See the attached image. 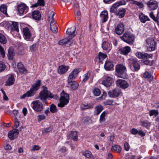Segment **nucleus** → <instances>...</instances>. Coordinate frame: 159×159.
<instances>
[{
	"instance_id": "1",
	"label": "nucleus",
	"mask_w": 159,
	"mask_h": 159,
	"mask_svg": "<svg viewBox=\"0 0 159 159\" xmlns=\"http://www.w3.org/2000/svg\"><path fill=\"white\" fill-rule=\"evenodd\" d=\"M60 95L61 97L60 98L57 95H54L53 94V97L50 98H53L57 100H59V102L57 106L59 107H63L69 102V96L68 94L65 93L63 91L61 92Z\"/></svg>"
},
{
	"instance_id": "2",
	"label": "nucleus",
	"mask_w": 159,
	"mask_h": 159,
	"mask_svg": "<svg viewBox=\"0 0 159 159\" xmlns=\"http://www.w3.org/2000/svg\"><path fill=\"white\" fill-rule=\"evenodd\" d=\"M125 66L122 64L117 65L116 67V75L118 77L123 79L127 77Z\"/></svg>"
},
{
	"instance_id": "3",
	"label": "nucleus",
	"mask_w": 159,
	"mask_h": 159,
	"mask_svg": "<svg viewBox=\"0 0 159 159\" xmlns=\"http://www.w3.org/2000/svg\"><path fill=\"white\" fill-rule=\"evenodd\" d=\"M120 39L127 43L132 44L134 42V35L129 31L125 32L123 35L120 37Z\"/></svg>"
},
{
	"instance_id": "4",
	"label": "nucleus",
	"mask_w": 159,
	"mask_h": 159,
	"mask_svg": "<svg viewBox=\"0 0 159 159\" xmlns=\"http://www.w3.org/2000/svg\"><path fill=\"white\" fill-rule=\"evenodd\" d=\"M55 12L52 11L49 15L48 20L50 21V28L51 31L54 33H57L58 32L57 25L53 21V16Z\"/></svg>"
},
{
	"instance_id": "5",
	"label": "nucleus",
	"mask_w": 159,
	"mask_h": 159,
	"mask_svg": "<svg viewBox=\"0 0 159 159\" xmlns=\"http://www.w3.org/2000/svg\"><path fill=\"white\" fill-rule=\"evenodd\" d=\"M43 89L40 92L39 98L43 102H45L47 98H52L53 96L52 93L47 90L46 87L43 86Z\"/></svg>"
},
{
	"instance_id": "6",
	"label": "nucleus",
	"mask_w": 159,
	"mask_h": 159,
	"mask_svg": "<svg viewBox=\"0 0 159 159\" xmlns=\"http://www.w3.org/2000/svg\"><path fill=\"white\" fill-rule=\"evenodd\" d=\"M129 65L130 68L133 71H138L140 69V65L138 61L134 59L130 60Z\"/></svg>"
},
{
	"instance_id": "7",
	"label": "nucleus",
	"mask_w": 159,
	"mask_h": 159,
	"mask_svg": "<svg viewBox=\"0 0 159 159\" xmlns=\"http://www.w3.org/2000/svg\"><path fill=\"white\" fill-rule=\"evenodd\" d=\"M146 47L149 51L154 50L155 48V42L154 40L149 38H148L146 40Z\"/></svg>"
},
{
	"instance_id": "8",
	"label": "nucleus",
	"mask_w": 159,
	"mask_h": 159,
	"mask_svg": "<svg viewBox=\"0 0 159 159\" xmlns=\"http://www.w3.org/2000/svg\"><path fill=\"white\" fill-rule=\"evenodd\" d=\"M108 94L110 97L115 98L121 95L122 93L121 89L118 88H116L109 91Z\"/></svg>"
},
{
	"instance_id": "9",
	"label": "nucleus",
	"mask_w": 159,
	"mask_h": 159,
	"mask_svg": "<svg viewBox=\"0 0 159 159\" xmlns=\"http://www.w3.org/2000/svg\"><path fill=\"white\" fill-rule=\"evenodd\" d=\"M33 108L36 112L41 111L43 109V106L42 103L39 101H34L32 102Z\"/></svg>"
},
{
	"instance_id": "10",
	"label": "nucleus",
	"mask_w": 159,
	"mask_h": 159,
	"mask_svg": "<svg viewBox=\"0 0 159 159\" xmlns=\"http://www.w3.org/2000/svg\"><path fill=\"white\" fill-rule=\"evenodd\" d=\"M6 26L9 30L19 31L18 23L17 22L11 21L10 23H7Z\"/></svg>"
},
{
	"instance_id": "11",
	"label": "nucleus",
	"mask_w": 159,
	"mask_h": 159,
	"mask_svg": "<svg viewBox=\"0 0 159 159\" xmlns=\"http://www.w3.org/2000/svg\"><path fill=\"white\" fill-rule=\"evenodd\" d=\"M117 86L122 89H125L129 87V84L127 82L123 80H118L116 81Z\"/></svg>"
},
{
	"instance_id": "12",
	"label": "nucleus",
	"mask_w": 159,
	"mask_h": 159,
	"mask_svg": "<svg viewBox=\"0 0 159 159\" xmlns=\"http://www.w3.org/2000/svg\"><path fill=\"white\" fill-rule=\"evenodd\" d=\"M136 56L139 59L145 60L152 57V55L144 52H138L136 53Z\"/></svg>"
},
{
	"instance_id": "13",
	"label": "nucleus",
	"mask_w": 159,
	"mask_h": 159,
	"mask_svg": "<svg viewBox=\"0 0 159 159\" xmlns=\"http://www.w3.org/2000/svg\"><path fill=\"white\" fill-rule=\"evenodd\" d=\"M19 134V130L17 129H14L9 132L8 136L10 140H12L17 137Z\"/></svg>"
},
{
	"instance_id": "14",
	"label": "nucleus",
	"mask_w": 159,
	"mask_h": 159,
	"mask_svg": "<svg viewBox=\"0 0 159 159\" xmlns=\"http://www.w3.org/2000/svg\"><path fill=\"white\" fill-rule=\"evenodd\" d=\"M18 11L20 14H26L28 10V7L24 3H22L18 6Z\"/></svg>"
},
{
	"instance_id": "15",
	"label": "nucleus",
	"mask_w": 159,
	"mask_h": 159,
	"mask_svg": "<svg viewBox=\"0 0 159 159\" xmlns=\"http://www.w3.org/2000/svg\"><path fill=\"white\" fill-rule=\"evenodd\" d=\"M76 27L75 26L71 27L70 28L68 29L66 33L68 35L67 38L70 40L76 35L75 31Z\"/></svg>"
},
{
	"instance_id": "16",
	"label": "nucleus",
	"mask_w": 159,
	"mask_h": 159,
	"mask_svg": "<svg viewBox=\"0 0 159 159\" xmlns=\"http://www.w3.org/2000/svg\"><path fill=\"white\" fill-rule=\"evenodd\" d=\"M148 9L150 10H154L158 7V3L156 1L150 0L147 3Z\"/></svg>"
},
{
	"instance_id": "17",
	"label": "nucleus",
	"mask_w": 159,
	"mask_h": 159,
	"mask_svg": "<svg viewBox=\"0 0 159 159\" xmlns=\"http://www.w3.org/2000/svg\"><path fill=\"white\" fill-rule=\"evenodd\" d=\"M113 82L112 78L109 76L106 77L102 82V84L107 87L110 86Z\"/></svg>"
},
{
	"instance_id": "18",
	"label": "nucleus",
	"mask_w": 159,
	"mask_h": 159,
	"mask_svg": "<svg viewBox=\"0 0 159 159\" xmlns=\"http://www.w3.org/2000/svg\"><path fill=\"white\" fill-rule=\"evenodd\" d=\"M124 25L122 23L119 24L115 29L116 32L118 35L122 34L124 32Z\"/></svg>"
},
{
	"instance_id": "19",
	"label": "nucleus",
	"mask_w": 159,
	"mask_h": 159,
	"mask_svg": "<svg viewBox=\"0 0 159 159\" xmlns=\"http://www.w3.org/2000/svg\"><path fill=\"white\" fill-rule=\"evenodd\" d=\"M69 68L68 66L61 65L59 66L57 69L58 72L60 75L64 74L68 71Z\"/></svg>"
},
{
	"instance_id": "20",
	"label": "nucleus",
	"mask_w": 159,
	"mask_h": 159,
	"mask_svg": "<svg viewBox=\"0 0 159 159\" xmlns=\"http://www.w3.org/2000/svg\"><path fill=\"white\" fill-rule=\"evenodd\" d=\"M36 92L30 89V90L26 92L25 94L20 96V98L23 99L25 98L26 97H31L34 96L36 93Z\"/></svg>"
},
{
	"instance_id": "21",
	"label": "nucleus",
	"mask_w": 159,
	"mask_h": 159,
	"mask_svg": "<svg viewBox=\"0 0 159 159\" xmlns=\"http://www.w3.org/2000/svg\"><path fill=\"white\" fill-rule=\"evenodd\" d=\"M23 32L24 36L25 39L28 40L30 39L31 37L32 33L27 27H26L23 29Z\"/></svg>"
},
{
	"instance_id": "22",
	"label": "nucleus",
	"mask_w": 159,
	"mask_h": 159,
	"mask_svg": "<svg viewBox=\"0 0 159 159\" xmlns=\"http://www.w3.org/2000/svg\"><path fill=\"white\" fill-rule=\"evenodd\" d=\"M102 47L103 49L107 52H109L111 49V44L107 41L103 42Z\"/></svg>"
},
{
	"instance_id": "23",
	"label": "nucleus",
	"mask_w": 159,
	"mask_h": 159,
	"mask_svg": "<svg viewBox=\"0 0 159 159\" xmlns=\"http://www.w3.org/2000/svg\"><path fill=\"white\" fill-rule=\"evenodd\" d=\"M41 84V80H36L35 83L32 85L30 89L36 93V91L39 88Z\"/></svg>"
},
{
	"instance_id": "24",
	"label": "nucleus",
	"mask_w": 159,
	"mask_h": 159,
	"mask_svg": "<svg viewBox=\"0 0 159 159\" xmlns=\"http://www.w3.org/2000/svg\"><path fill=\"white\" fill-rule=\"evenodd\" d=\"M69 138L72 139L74 141H77L78 140L77 133L75 131H72L69 134Z\"/></svg>"
},
{
	"instance_id": "25",
	"label": "nucleus",
	"mask_w": 159,
	"mask_h": 159,
	"mask_svg": "<svg viewBox=\"0 0 159 159\" xmlns=\"http://www.w3.org/2000/svg\"><path fill=\"white\" fill-rule=\"evenodd\" d=\"M108 13L107 11H103L100 14L101 20L102 23L106 22L108 19Z\"/></svg>"
},
{
	"instance_id": "26",
	"label": "nucleus",
	"mask_w": 159,
	"mask_h": 159,
	"mask_svg": "<svg viewBox=\"0 0 159 159\" xmlns=\"http://www.w3.org/2000/svg\"><path fill=\"white\" fill-rule=\"evenodd\" d=\"M17 67L20 72L22 74H24L27 73V70L21 63H18Z\"/></svg>"
},
{
	"instance_id": "27",
	"label": "nucleus",
	"mask_w": 159,
	"mask_h": 159,
	"mask_svg": "<svg viewBox=\"0 0 159 159\" xmlns=\"http://www.w3.org/2000/svg\"><path fill=\"white\" fill-rule=\"evenodd\" d=\"M113 63L111 61L109 60L106 61L104 65L105 68L106 70H112L113 68Z\"/></svg>"
},
{
	"instance_id": "28",
	"label": "nucleus",
	"mask_w": 159,
	"mask_h": 159,
	"mask_svg": "<svg viewBox=\"0 0 159 159\" xmlns=\"http://www.w3.org/2000/svg\"><path fill=\"white\" fill-rule=\"evenodd\" d=\"M120 50L122 54L125 55H126L130 52L131 48L129 46H126L124 47L121 48Z\"/></svg>"
},
{
	"instance_id": "29",
	"label": "nucleus",
	"mask_w": 159,
	"mask_h": 159,
	"mask_svg": "<svg viewBox=\"0 0 159 159\" xmlns=\"http://www.w3.org/2000/svg\"><path fill=\"white\" fill-rule=\"evenodd\" d=\"M15 82V79L14 76L11 75L8 76V79L6 82V85L7 86H10L14 84Z\"/></svg>"
},
{
	"instance_id": "30",
	"label": "nucleus",
	"mask_w": 159,
	"mask_h": 159,
	"mask_svg": "<svg viewBox=\"0 0 159 159\" xmlns=\"http://www.w3.org/2000/svg\"><path fill=\"white\" fill-rule=\"evenodd\" d=\"M91 73V72L89 71L87 73H85L80 78L82 79V82H85L86 81L90 76Z\"/></svg>"
},
{
	"instance_id": "31",
	"label": "nucleus",
	"mask_w": 159,
	"mask_h": 159,
	"mask_svg": "<svg viewBox=\"0 0 159 159\" xmlns=\"http://www.w3.org/2000/svg\"><path fill=\"white\" fill-rule=\"evenodd\" d=\"M32 16L34 19L39 20L40 19L41 15L39 11H34L33 12Z\"/></svg>"
},
{
	"instance_id": "32",
	"label": "nucleus",
	"mask_w": 159,
	"mask_h": 159,
	"mask_svg": "<svg viewBox=\"0 0 159 159\" xmlns=\"http://www.w3.org/2000/svg\"><path fill=\"white\" fill-rule=\"evenodd\" d=\"M15 53L12 47H10L8 50L7 56L9 60H12L14 56Z\"/></svg>"
},
{
	"instance_id": "33",
	"label": "nucleus",
	"mask_w": 159,
	"mask_h": 159,
	"mask_svg": "<svg viewBox=\"0 0 159 159\" xmlns=\"http://www.w3.org/2000/svg\"><path fill=\"white\" fill-rule=\"evenodd\" d=\"M139 18L141 21L143 23H145L147 21L150 20L149 18L147 16L144 15L142 13L139 14Z\"/></svg>"
},
{
	"instance_id": "34",
	"label": "nucleus",
	"mask_w": 159,
	"mask_h": 159,
	"mask_svg": "<svg viewBox=\"0 0 159 159\" xmlns=\"http://www.w3.org/2000/svg\"><path fill=\"white\" fill-rule=\"evenodd\" d=\"M143 77L144 78L147 79L150 82L153 80V77L147 71H146L143 73Z\"/></svg>"
},
{
	"instance_id": "35",
	"label": "nucleus",
	"mask_w": 159,
	"mask_h": 159,
	"mask_svg": "<svg viewBox=\"0 0 159 159\" xmlns=\"http://www.w3.org/2000/svg\"><path fill=\"white\" fill-rule=\"evenodd\" d=\"M141 125L146 129H149L151 123L147 121H142L140 122Z\"/></svg>"
},
{
	"instance_id": "36",
	"label": "nucleus",
	"mask_w": 159,
	"mask_h": 159,
	"mask_svg": "<svg viewBox=\"0 0 159 159\" xmlns=\"http://www.w3.org/2000/svg\"><path fill=\"white\" fill-rule=\"evenodd\" d=\"M111 150L112 151H114L115 152L119 153L121 151V148L120 146L115 145L112 147Z\"/></svg>"
},
{
	"instance_id": "37",
	"label": "nucleus",
	"mask_w": 159,
	"mask_h": 159,
	"mask_svg": "<svg viewBox=\"0 0 159 159\" xmlns=\"http://www.w3.org/2000/svg\"><path fill=\"white\" fill-rule=\"evenodd\" d=\"M107 57V55L103 53L100 52L98 54V59L99 61L102 62V61Z\"/></svg>"
},
{
	"instance_id": "38",
	"label": "nucleus",
	"mask_w": 159,
	"mask_h": 159,
	"mask_svg": "<svg viewBox=\"0 0 159 159\" xmlns=\"http://www.w3.org/2000/svg\"><path fill=\"white\" fill-rule=\"evenodd\" d=\"M102 107L101 105H99L96 106L95 107V114L96 115H98L102 111Z\"/></svg>"
},
{
	"instance_id": "39",
	"label": "nucleus",
	"mask_w": 159,
	"mask_h": 159,
	"mask_svg": "<svg viewBox=\"0 0 159 159\" xmlns=\"http://www.w3.org/2000/svg\"><path fill=\"white\" fill-rule=\"evenodd\" d=\"M70 83V86L71 89L73 90L77 89L79 86V84L75 81H73Z\"/></svg>"
},
{
	"instance_id": "40",
	"label": "nucleus",
	"mask_w": 159,
	"mask_h": 159,
	"mask_svg": "<svg viewBox=\"0 0 159 159\" xmlns=\"http://www.w3.org/2000/svg\"><path fill=\"white\" fill-rule=\"evenodd\" d=\"M82 154L87 158H91L92 156L91 152L89 151L83 152Z\"/></svg>"
},
{
	"instance_id": "41",
	"label": "nucleus",
	"mask_w": 159,
	"mask_h": 159,
	"mask_svg": "<svg viewBox=\"0 0 159 159\" xmlns=\"http://www.w3.org/2000/svg\"><path fill=\"white\" fill-rule=\"evenodd\" d=\"M126 12V10L124 8H122L120 9L118 13V15L119 16L120 18H121L123 17L125 15Z\"/></svg>"
},
{
	"instance_id": "42",
	"label": "nucleus",
	"mask_w": 159,
	"mask_h": 159,
	"mask_svg": "<svg viewBox=\"0 0 159 159\" xmlns=\"http://www.w3.org/2000/svg\"><path fill=\"white\" fill-rule=\"evenodd\" d=\"M70 40L67 37L61 40L58 42V44L60 45H63L66 44Z\"/></svg>"
},
{
	"instance_id": "43",
	"label": "nucleus",
	"mask_w": 159,
	"mask_h": 159,
	"mask_svg": "<svg viewBox=\"0 0 159 159\" xmlns=\"http://www.w3.org/2000/svg\"><path fill=\"white\" fill-rule=\"evenodd\" d=\"M7 42V39L5 36L3 34H0V42L2 44H5Z\"/></svg>"
},
{
	"instance_id": "44",
	"label": "nucleus",
	"mask_w": 159,
	"mask_h": 159,
	"mask_svg": "<svg viewBox=\"0 0 159 159\" xmlns=\"http://www.w3.org/2000/svg\"><path fill=\"white\" fill-rule=\"evenodd\" d=\"M106 113L105 111H103L101 115L100 118L99 119V122L102 123V122H104L106 120L105 118L106 116Z\"/></svg>"
},
{
	"instance_id": "45",
	"label": "nucleus",
	"mask_w": 159,
	"mask_h": 159,
	"mask_svg": "<svg viewBox=\"0 0 159 159\" xmlns=\"http://www.w3.org/2000/svg\"><path fill=\"white\" fill-rule=\"evenodd\" d=\"M76 78L75 76L73 74V73H71L70 74L68 77L67 81L69 84L72 82V80L73 79H75Z\"/></svg>"
},
{
	"instance_id": "46",
	"label": "nucleus",
	"mask_w": 159,
	"mask_h": 159,
	"mask_svg": "<svg viewBox=\"0 0 159 159\" xmlns=\"http://www.w3.org/2000/svg\"><path fill=\"white\" fill-rule=\"evenodd\" d=\"M92 107L93 106L90 104L86 105H82L81 106V108L83 110H86L89 108H90Z\"/></svg>"
},
{
	"instance_id": "47",
	"label": "nucleus",
	"mask_w": 159,
	"mask_h": 159,
	"mask_svg": "<svg viewBox=\"0 0 159 159\" xmlns=\"http://www.w3.org/2000/svg\"><path fill=\"white\" fill-rule=\"evenodd\" d=\"M50 111L52 113H54L57 111V109L56 106L53 104L51 105L50 107Z\"/></svg>"
},
{
	"instance_id": "48",
	"label": "nucleus",
	"mask_w": 159,
	"mask_h": 159,
	"mask_svg": "<svg viewBox=\"0 0 159 159\" xmlns=\"http://www.w3.org/2000/svg\"><path fill=\"white\" fill-rule=\"evenodd\" d=\"M0 11L5 14H7V8L5 5H2L0 7Z\"/></svg>"
},
{
	"instance_id": "49",
	"label": "nucleus",
	"mask_w": 159,
	"mask_h": 159,
	"mask_svg": "<svg viewBox=\"0 0 159 159\" xmlns=\"http://www.w3.org/2000/svg\"><path fill=\"white\" fill-rule=\"evenodd\" d=\"M133 1V4L137 6L140 8H142L143 7V5L141 2L136 1H134V0Z\"/></svg>"
},
{
	"instance_id": "50",
	"label": "nucleus",
	"mask_w": 159,
	"mask_h": 159,
	"mask_svg": "<svg viewBox=\"0 0 159 159\" xmlns=\"http://www.w3.org/2000/svg\"><path fill=\"white\" fill-rule=\"evenodd\" d=\"M158 112L157 111L154 110H152L149 111V116H157L158 114Z\"/></svg>"
},
{
	"instance_id": "51",
	"label": "nucleus",
	"mask_w": 159,
	"mask_h": 159,
	"mask_svg": "<svg viewBox=\"0 0 159 159\" xmlns=\"http://www.w3.org/2000/svg\"><path fill=\"white\" fill-rule=\"evenodd\" d=\"M6 66L2 62L0 61V72L3 71L5 69Z\"/></svg>"
},
{
	"instance_id": "52",
	"label": "nucleus",
	"mask_w": 159,
	"mask_h": 159,
	"mask_svg": "<svg viewBox=\"0 0 159 159\" xmlns=\"http://www.w3.org/2000/svg\"><path fill=\"white\" fill-rule=\"evenodd\" d=\"M93 93L96 96H99L101 93V91L98 88H95L93 90Z\"/></svg>"
},
{
	"instance_id": "53",
	"label": "nucleus",
	"mask_w": 159,
	"mask_h": 159,
	"mask_svg": "<svg viewBox=\"0 0 159 159\" xmlns=\"http://www.w3.org/2000/svg\"><path fill=\"white\" fill-rule=\"evenodd\" d=\"M81 71V69H75L71 73L74 75L75 77H76L77 75Z\"/></svg>"
},
{
	"instance_id": "54",
	"label": "nucleus",
	"mask_w": 159,
	"mask_h": 159,
	"mask_svg": "<svg viewBox=\"0 0 159 159\" xmlns=\"http://www.w3.org/2000/svg\"><path fill=\"white\" fill-rule=\"evenodd\" d=\"M0 55L2 56V57H4L5 56V52L4 48L0 45Z\"/></svg>"
},
{
	"instance_id": "55",
	"label": "nucleus",
	"mask_w": 159,
	"mask_h": 159,
	"mask_svg": "<svg viewBox=\"0 0 159 159\" xmlns=\"http://www.w3.org/2000/svg\"><path fill=\"white\" fill-rule=\"evenodd\" d=\"M38 117L39 121H40L45 118V116L43 115H39L38 116Z\"/></svg>"
},
{
	"instance_id": "56",
	"label": "nucleus",
	"mask_w": 159,
	"mask_h": 159,
	"mask_svg": "<svg viewBox=\"0 0 159 159\" xmlns=\"http://www.w3.org/2000/svg\"><path fill=\"white\" fill-rule=\"evenodd\" d=\"M36 45L34 44L30 48V50L31 52H34L36 50Z\"/></svg>"
},
{
	"instance_id": "57",
	"label": "nucleus",
	"mask_w": 159,
	"mask_h": 159,
	"mask_svg": "<svg viewBox=\"0 0 159 159\" xmlns=\"http://www.w3.org/2000/svg\"><path fill=\"white\" fill-rule=\"evenodd\" d=\"M125 148L126 151H128L130 147L129 143L125 142L124 144Z\"/></svg>"
},
{
	"instance_id": "58",
	"label": "nucleus",
	"mask_w": 159,
	"mask_h": 159,
	"mask_svg": "<svg viewBox=\"0 0 159 159\" xmlns=\"http://www.w3.org/2000/svg\"><path fill=\"white\" fill-rule=\"evenodd\" d=\"M138 131L136 129L133 128L131 130L130 132L132 134L135 135L138 134Z\"/></svg>"
},
{
	"instance_id": "59",
	"label": "nucleus",
	"mask_w": 159,
	"mask_h": 159,
	"mask_svg": "<svg viewBox=\"0 0 159 159\" xmlns=\"http://www.w3.org/2000/svg\"><path fill=\"white\" fill-rule=\"evenodd\" d=\"M113 102V101L112 100L108 99L104 103L106 105H111L112 104Z\"/></svg>"
},
{
	"instance_id": "60",
	"label": "nucleus",
	"mask_w": 159,
	"mask_h": 159,
	"mask_svg": "<svg viewBox=\"0 0 159 159\" xmlns=\"http://www.w3.org/2000/svg\"><path fill=\"white\" fill-rule=\"evenodd\" d=\"M52 130V128L50 127H49L48 128H46L44 129L42 132L43 133H48L51 131Z\"/></svg>"
},
{
	"instance_id": "61",
	"label": "nucleus",
	"mask_w": 159,
	"mask_h": 159,
	"mask_svg": "<svg viewBox=\"0 0 159 159\" xmlns=\"http://www.w3.org/2000/svg\"><path fill=\"white\" fill-rule=\"evenodd\" d=\"M40 148V147L39 145H34L33 146L31 151L38 150Z\"/></svg>"
},
{
	"instance_id": "62",
	"label": "nucleus",
	"mask_w": 159,
	"mask_h": 159,
	"mask_svg": "<svg viewBox=\"0 0 159 159\" xmlns=\"http://www.w3.org/2000/svg\"><path fill=\"white\" fill-rule=\"evenodd\" d=\"M138 134L141 137H144L146 134L142 130H138Z\"/></svg>"
},
{
	"instance_id": "63",
	"label": "nucleus",
	"mask_w": 159,
	"mask_h": 159,
	"mask_svg": "<svg viewBox=\"0 0 159 159\" xmlns=\"http://www.w3.org/2000/svg\"><path fill=\"white\" fill-rule=\"evenodd\" d=\"M149 16L154 21L156 22V17L154 16L153 12L152 11L150 13Z\"/></svg>"
},
{
	"instance_id": "64",
	"label": "nucleus",
	"mask_w": 159,
	"mask_h": 159,
	"mask_svg": "<svg viewBox=\"0 0 159 159\" xmlns=\"http://www.w3.org/2000/svg\"><path fill=\"white\" fill-rule=\"evenodd\" d=\"M19 126V121L18 120L17 118H16L15 121V127L17 128Z\"/></svg>"
}]
</instances>
